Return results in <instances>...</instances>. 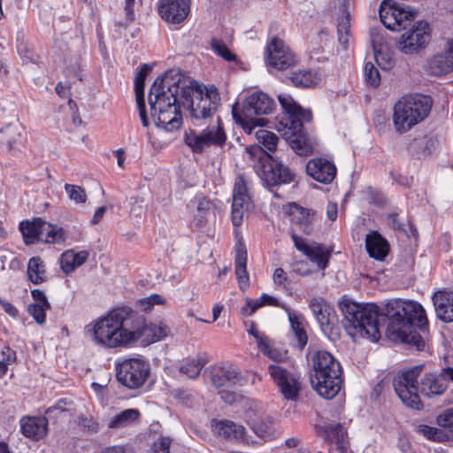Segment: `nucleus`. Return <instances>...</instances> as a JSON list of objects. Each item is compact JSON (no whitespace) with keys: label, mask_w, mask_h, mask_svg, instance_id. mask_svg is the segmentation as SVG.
Here are the masks:
<instances>
[{"label":"nucleus","mask_w":453,"mask_h":453,"mask_svg":"<svg viewBox=\"0 0 453 453\" xmlns=\"http://www.w3.org/2000/svg\"><path fill=\"white\" fill-rule=\"evenodd\" d=\"M344 316V326L349 334H359L373 342L380 338V317H387L388 325L387 334L395 342H401L420 350L425 341L417 331L425 333L427 329V319L423 307L412 301L400 299L389 300L382 311L374 303L362 305L349 300L340 303Z\"/></svg>","instance_id":"2"},{"label":"nucleus","mask_w":453,"mask_h":453,"mask_svg":"<svg viewBox=\"0 0 453 453\" xmlns=\"http://www.w3.org/2000/svg\"><path fill=\"white\" fill-rule=\"evenodd\" d=\"M310 308L326 334H338V328L334 326L336 322L335 312L334 308L324 298H312L310 303Z\"/></svg>","instance_id":"19"},{"label":"nucleus","mask_w":453,"mask_h":453,"mask_svg":"<svg viewBox=\"0 0 453 453\" xmlns=\"http://www.w3.org/2000/svg\"><path fill=\"white\" fill-rule=\"evenodd\" d=\"M219 394L220 395L221 399L227 404H232L239 401L241 399V395L235 393L234 391L228 390L227 388H220L219 389Z\"/></svg>","instance_id":"54"},{"label":"nucleus","mask_w":453,"mask_h":453,"mask_svg":"<svg viewBox=\"0 0 453 453\" xmlns=\"http://www.w3.org/2000/svg\"><path fill=\"white\" fill-rule=\"evenodd\" d=\"M433 302L437 317L444 322L453 321V293L439 291L434 294Z\"/></svg>","instance_id":"26"},{"label":"nucleus","mask_w":453,"mask_h":453,"mask_svg":"<svg viewBox=\"0 0 453 453\" xmlns=\"http://www.w3.org/2000/svg\"><path fill=\"white\" fill-rule=\"evenodd\" d=\"M212 427L216 434L227 440L242 441L245 443H249L248 439L245 438L246 431L244 426L236 425L233 421H213Z\"/></svg>","instance_id":"27"},{"label":"nucleus","mask_w":453,"mask_h":453,"mask_svg":"<svg viewBox=\"0 0 453 453\" xmlns=\"http://www.w3.org/2000/svg\"><path fill=\"white\" fill-rule=\"evenodd\" d=\"M150 372V364L142 358H129L116 365V377L119 383L129 389L141 388Z\"/></svg>","instance_id":"10"},{"label":"nucleus","mask_w":453,"mask_h":453,"mask_svg":"<svg viewBox=\"0 0 453 453\" xmlns=\"http://www.w3.org/2000/svg\"><path fill=\"white\" fill-rule=\"evenodd\" d=\"M234 267L239 287L245 290L250 285V276L247 271V250L242 242H238L235 248Z\"/></svg>","instance_id":"28"},{"label":"nucleus","mask_w":453,"mask_h":453,"mask_svg":"<svg viewBox=\"0 0 453 453\" xmlns=\"http://www.w3.org/2000/svg\"><path fill=\"white\" fill-rule=\"evenodd\" d=\"M150 71L147 65H143L137 73L134 81V89L136 94L137 107L139 110L140 119L144 127H148L150 122L146 114L145 102H144V84L145 77Z\"/></svg>","instance_id":"29"},{"label":"nucleus","mask_w":453,"mask_h":453,"mask_svg":"<svg viewBox=\"0 0 453 453\" xmlns=\"http://www.w3.org/2000/svg\"><path fill=\"white\" fill-rule=\"evenodd\" d=\"M274 102L266 94L258 92L248 96L242 104L241 111L234 104L232 109L233 118L235 122L242 126L244 130L252 134L255 127L259 125L260 119H255L254 116L269 114L273 111Z\"/></svg>","instance_id":"8"},{"label":"nucleus","mask_w":453,"mask_h":453,"mask_svg":"<svg viewBox=\"0 0 453 453\" xmlns=\"http://www.w3.org/2000/svg\"><path fill=\"white\" fill-rule=\"evenodd\" d=\"M134 0H126L125 1V13H126V20L124 23H120L121 26H127L132 23L134 19Z\"/></svg>","instance_id":"55"},{"label":"nucleus","mask_w":453,"mask_h":453,"mask_svg":"<svg viewBox=\"0 0 453 453\" xmlns=\"http://www.w3.org/2000/svg\"><path fill=\"white\" fill-rule=\"evenodd\" d=\"M33 299L36 304H42V306L50 307V303L47 300L45 294L40 289H34L31 291Z\"/></svg>","instance_id":"57"},{"label":"nucleus","mask_w":453,"mask_h":453,"mask_svg":"<svg viewBox=\"0 0 453 453\" xmlns=\"http://www.w3.org/2000/svg\"><path fill=\"white\" fill-rule=\"evenodd\" d=\"M253 432L265 441H270L278 436V431L275 429L271 418H259L251 425Z\"/></svg>","instance_id":"38"},{"label":"nucleus","mask_w":453,"mask_h":453,"mask_svg":"<svg viewBox=\"0 0 453 453\" xmlns=\"http://www.w3.org/2000/svg\"><path fill=\"white\" fill-rule=\"evenodd\" d=\"M436 423L445 441H453V408L448 409L440 414L437 417Z\"/></svg>","instance_id":"41"},{"label":"nucleus","mask_w":453,"mask_h":453,"mask_svg":"<svg viewBox=\"0 0 453 453\" xmlns=\"http://www.w3.org/2000/svg\"><path fill=\"white\" fill-rule=\"evenodd\" d=\"M211 47L214 53L226 61L231 62L236 59V56L231 52L226 44L221 39L212 38L211 41Z\"/></svg>","instance_id":"43"},{"label":"nucleus","mask_w":453,"mask_h":453,"mask_svg":"<svg viewBox=\"0 0 453 453\" xmlns=\"http://www.w3.org/2000/svg\"><path fill=\"white\" fill-rule=\"evenodd\" d=\"M170 444L171 439L169 437L160 436L153 444L152 453H170Z\"/></svg>","instance_id":"53"},{"label":"nucleus","mask_w":453,"mask_h":453,"mask_svg":"<svg viewBox=\"0 0 453 453\" xmlns=\"http://www.w3.org/2000/svg\"><path fill=\"white\" fill-rule=\"evenodd\" d=\"M313 373L311 383L319 395L333 399L340 391L342 383V370L340 363L326 350H318L311 357Z\"/></svg>","instance_id":"6"},{"label":"nucleus","mask_w":453,"mask_h":453,"mask_svg":"<svg viewBox=\"0 0 453 453\" xmlns=\"http://www.w3.org/2000/svg\"><path fill=\"white\" fill-rule=\"evenodd\" d=\"M262 165L260 178L269 187L278 186L280 184H287L294 181L295 173L281 163L273 161Z\"/></svg>","instance_id":"20"},{"label":"nucleus","mask_w":453,"mask_h":453,"mask_svg":"<svg viewBox=\"0 0 453 453\" xmlns=\"http://www.w3.org/2000/svg\"><path fill=\"white\" fill-rule=\"evenodd\" d=\"M100 453H130V452H128L125 447L116 445V446L105 448Z\"/></svg>","instance_id":"64"},{"label":"nucleus","mask_w":453,"mask_h":453,"mask_svg":"<svg viewBox=\"0 0 453 453\" xmlns=\"http://www.w3.org/2000/svg\"><path fill=\"white\" fill-rule=\"evenodd\" d=\"M419 432L427 439L433 440L438 442H444V437L440 430L439 426L437 427L430 426L427 425L419 426Z\"/></svg>","instance_id":"48"},{"label":"nucleus","mask_w":453,"mask_h":453,"mask_svg":"<svg viewBox=\"0 0 453 453\" xmlns=\"http://www.w3.org/2000/svg\"><path fill=\"white\" fill-rule=\"evenodd\" d=\"M64 188L70 200L76 203H86L87 194L83 188L73 184H65Z\"/></svg>","instance_id":"44"},{"label":"nucleus","mask_w":453,"mask_h":453,"mask_svg":"<svg viewBox=\"0 0 453 453\" xmlns=\"http://www.w3.org/2000/svg\"><path fill=\"white\" fill-rule=\"evenodd\" d=\"M41 218H35L33 220L21 221L19 223V230L23 235L26 244H32L35 242H43V238L48 236V229L42 230L41 227L35 226Z\"/></svg>","instance_id":"33"},{"label":"nucleus","mask_w":453,"mask_h":453,"mask_svg":"<svg viewBox=\"0 0 453 453\" xmlns=\"http://www.w3.org/2000/svg\"><path fill=\"white\" fill-rule=\"evenodd\" d=\"M211 204L209 200L202 198L198 201L196 211L194 215V225L197 228L203 227L208 222L211 214Z\"/></svg>","instance_id":"42"},{"label":"nucleus","mask_w":453,"mask_h":453,"mask_svg":"<svg viewBox=\"0 0 453 453\" xmlns=\"http://www.w3.org/2000/svg\"><path fill=\"white\" fill-rule=\"evenodd\" d=\"M268 373L285 400L296 401L302 391L301 374L278 364L268 366Z\"/></svg>","instance_id":"11"},{"label":"nucleus","mask_w":453,"mask_h":453,"mask_svg":"<svg viewBox=\"0 0 453 453\" xmlns=\"http://www.w3.org/2000/svg\"><path fill=\"white\" fill-rule=\"evenodd\" d=\"M323 436L331 443H334L341 453H348L349 441L347 431L341 424L328 425L323 430Z\"/></svg>","instance_id":"32"},{"label":"nucleus","mask_w":453,"mask_h":453,"mask_svg":"<svg viewBox=\"0 0 453 453\" xmlns=\"http://www.w3.org/2000/svg\"><path fill=\"white\" fill-rule=\"evenodd\" d=\"M273 281L278 285H284L287 281V276L282 268H276L273 273Z\"/></svg>","instance_id":"61"},{"label":"nucleus","mask_w":453,"mask_h":453,"mask_svg":"<svg viewBox=\"0 0 453 453\" xmlns=\"http://www.w3.org/2000/svg\"><path fill=\"white\" fill-rule=\"evenodd\" d=\"M430 27L425 21L417 22L410 30L402 35L399 49L404 54H415L430 42Z\"/></svg>","instance_id":"13"},{"label":"nucleus","mask_w":453,"mask_h":453,"mask_svg":"<svg viewBox=\"0 0 453 453\" xmlns=\"http://www.w3.org/2000/svg\"><path fill=\"white\" fill-rule=\"evenodd\" d=\"M266 53L267 65L276 70L283 71L298 63L296 54L278 37H273L267 44Z\"/></svg>","instance_id":"14"},{"label":"nucleus","mask_w":453,"mask_h":453,"mask_svg":"<svg viewBox=\"0 0 453 453\" xmlns=\"http://www.w3.org/2000/svg\"><path fill=\"white\" fill-rule=\"evenodd\" d=\"M207 359L203 356L187 358L180 365V372L189 379L196 378L203 366L206 365Z\"/></svg>","instance_id":"39"},{"label":"nucleus","mask_w":453,"mask_h":453,"mask_svg":"<svg viewBox=\"0 0 453 453\" xmlns=\"http://www.w3.org/2000/svg\"><path fill=\"white\" fill-rule=\"evenodd\" d=\"M380 18L382 24L388 29L399 31L415 18V13L396 5L392 0H384L380 6Z\"/></svg>","instance_id":"12"},{"label":"nucleus","mask_w":453,"mask_h":453,"mask_svg":"<svg viewBox=\"0 0 453 453\" xmlns=\"http://www.w3.org/2000/svg\"><path fill=\"white\" fill-rule=\"evenodd\" d=\"M49 309H50V307L42 306V304L31 303L27 307V311L37 324L42 325L46 319V311Z\"/></svg>","instance_id":"47"},{"label":"nucleus","mask_w":453,"mask_h":453,"mask_svg":"<svg viewBox=\"0 0 453 453\" xmlns=\"http://www.w3.org/2000/svg\"><path fill=\"white\" fill-rule=\"evenodd\" d=\"M35 226L41 227L42 230H49L48 236L43 238L45 243L60 244L65 242L67 238L66 232L63 227L45 220H39Z\"/></svg>","instance_id":"35"},{"label":"nucleus","mask_w":453,"mask_h":453,"mask_svg":"<svg viewBox=\"0 0 453 453\" xmlns=\"http://www.w3.org/2000/svg\"><path fill=\"white\" fill-rule=\"evenodd\" d=\"M27 276L34 284H41L46 279L45 265L40 257H33L27 264Z\"/></svg>","instance_id":"40"},{"label":"nucleus","mask_w":453,"mask_h":453,"mask_svg":"<svg viewBox=\"0 0 453 453\" xmlns=\"http://www.w3.org/2000/svg\"><path fill=\"white\" fill-rule=\"evenodd\" d=\"M123 348L135 344L149 346L159 342L168 334V327L162 323H147L143 316L130 307H118Z\"/></svg>","instance_id":"5"},{"label":"nucleus","mask_w":453,"mask_h":453,"mask_svg":"<svg viewBox=\"0 0 453 453\" xmlns=\"http://www.w3.org/2000/svg\"><path fill=\"white\" fill-rule=\"evenodd\" d=\"M365 249L371 257L383 260L388 253V243L378 232H372L365 237Z\"/></svg>","instance_id":"31"},{"label":"nucleus","mask_w":453,"mask_h":453,"mask_svg":"<svg viewBox=\"0 0 453 453\" xmlns=\"http://www.w3.org/2000/svg\"><path fill=\"white\" fill-rule=\"evenodd\" d=\"M19 425L22 434L35 441L43 438L48 433V419L45 417H23Z\"/></svg>","instance_id":"25"},{"label":"nucleus","mask_w":453,"mask_h":453,"mask_svg":"<svg viewBox=\"0 0 453 453\" xmlns=\"http://www.w3.org/2000/svg\"><path fill=\"white\" fill-rule=\"evenodd\" d=\"M268 358L272 359L276 363H283L288 358V351L275 348L273 341L268 338L259 339V347L257 348Z\"/></svg>","instance_id":"36"},{"label":"nucleus","mask_w":453,"mask_h":453,"mask_svg":"<svg viewBox=\"0 0 453 453\" xmlns=\"http://www.w3.org/2000/svg\"><path fill=\"white\" fill-rule=\"evenodd\" d=\"M141 413L137 409L124 410L109 418L107 427L111 430L124 429L139 423Z\"/></svg>","instance_id":"30"},{"label":"nucleus","mask_w":453,"mask_h":453,"mask_svg":"<svg viewBox=\"0 0 453 453\" xmlns=\"http://www.w3.org/2000/svg\"><path fill=\"white\" fill-rule=\"evenodd\" d=\"M138 303L140 308L143 311H150L156 304H165L166 299L158 294H153L150 296L140 299Z\"/></svg>","instance_id":"45"},{"label":"nucleus","mask_w":453,"mask_h":453,"mask_svg":"<svg viewBox=\"0 0 453 453\" xmlns=\"http://www.w3.org/2000/svg\"><path fill=\"white\" fill-rule=\"evenodd\" d=\"M148 100L155 124L166 131L180 127V107L189 108L195 126L206 125L201 130L185 131L184 142L193 153L225 145L226 134L221 119L215 116L220 96L214 86L203 87L178 70H169L155 80Z\"/></svg>","instance_id":"1"},{"label":"nucleus","mask_w":453,"mask_h":453,"mask_svg":"<svg viewBox=\"0 0 453 453\" xmlns=\"http://www.w3.org/2000/svg\"><path fill=\"white\" fill-rule=\"evenodd\" d=\"M281 308L284 309L286 311V312L288 313V320H289L292 331L304 328L303 326V316H301L298 313H296V311H292L287 305H282Z\"/></svg>","instance_id":"50"},{"label":"nucleus","mask_w":453,"mask_h":453,"mask_svg":"<svg viewBox=\"0 0 453 453\" xmlns=\"http://www.w3.org/2000/svg\"><path fill=\"white\" fill-rule=\"evenodd\" d=\"M2 354L4 356V360L0 361V378L3 377L8 369V364L14 362L16 359V354L9 347H5Z\"/></svg>","instance_id":"51"},{"label":"nucleus","mask_w":453,"mask_h":453,"mask_svg":"<svg viewBox=\"0 0 453 453\" xmlns=\"http://www.w3.org/2000/svg\"><path fill=\"white\" fill-rule=\"evenodd\" d=\"M421 366L397 373L393 380L395 391L403 403L407 407L420 410L423 407L419 393L425 396L441 395L447 388V381L441 375L426 373L418 385L417 379Z\"/></svg>","instance_id":"4"},{"label":"nucleus","mask_w":453,"mask_h":453,"mask_svg":"<svg viewBox=\"0 0 453 453\" xmlns=\"http://www.w3.org/2000/svg\"><path fill=\"white\" fill-rule=\"evenodd\" d=\"M88 251L81 250L75 252L73 250L65 251L60 257V266L62 271L68 274L77 267L82 265L88 257Z\"/></svg>","instance_id":"34"},{"label":"nucleus","mask_w":453,"mask_h":453,"mask_svg":"<svg viewBox=\"0 0 453 453\" xmlns=\"http://www.w3.org/2000/svg\"><path fill=\"white\" fill-rule=\"evenodd\" d=\"M289 80L296 87L311 88L319 82L320 76L317 72L300 70L292 73L289 76Z\"/></svg>","instance_id":"37"},{"label":"nucleus","mask_w":453,"mask_h":453,"mask_svg":"<svg viewBox=\"0 0 453 453\" xmlns=\"http://www.w3.org/2000/svg\"><path fill=\"white\" fill-rule=\"evenodd\" d=\"M388 223L392 228L403 231L408 234V230L405 228L404 225L400 222L397 213L393 212L388 214Z\"/></svg>","instance_id":"56"},{"label":"nucleus","mask_w":453,"mask_h":453,"mask_svg":"<svg viewBox=\"0 0 453 453\" xmlns=\"http://www.w3.org/2000/svg\"><path fill=\"white\" fill-rule=\"evenodd\" d=\"M239 372L231 365L214 366L211 370V381L218 388H230L241 380Z\"/></svg>","instance_id":"23"},{"label":"nucleus","mask_w":453,"mask_h":453,"mask_svg":"<svg viewBox=\"0 0 453 453\" xmlns=\"http://www.w3.org/2000/svg\"><path fill=\"white\" fill-rule=\"evenodd\" d=\"M326 215L331 221H334L338 216V206L336 203H328L326 206Z\"/></svg>","instance_id":"60"},{"label":"nucleus","mask_w":453,"mask_h":453,"mask_svg":"<svg viewBox=\"0 0 453 453\" xmlns=\"http://www.w3.org/2000/svg\"><path fill=\"white\" fill-rule=\"evenodd\" d=\"M432 108V100L427 96L411 95L402 97L394 106L393 121L399 133L410 130L424 120Z\"/></svg>","instance_id":"7"},{"label":"nucleus","mask_w":453,"mask_h":453,"mask_svg":"<svg viewBox=\"0 0 453 453\" xmlns=\"http://www.w3.org/2000/svg\"><path fill=\"white\" fill-rule=\"evenodd\" d=\"M426 71L434 76L453 71V37L447 40L441 52L435 54L427 61Z\"/></svg>","instance_id":"21"},{"label":"nucleus","mask_w":453,"mask_h":453,"mask_svg":"<svg viewBox=\"0 0 453 453\" xmlns=\"http://www.w3.org/2000/svg\"><path fill=\"white\" fill-rule=\"evenodd\" d=\"M278 99L283 112L277 117L275 128L285 136L296 154H311L316 146L315 140L303 130V123L310 122L312 119L311 111L303 109L290 95L280 94Z\"/></svg>","instance_id":"3"},{"label":"nucleus","mask_w":453,"mask_h":453,"mask_svg":"<svg viewBox=\"0 0 453 453\" xmlns=\"http://www.w3.org/2000/svg\"><path fill=\"white\" fill-rule=\"evenodd\" d=\"M296 340L297 341V347L303 349L307 344L308 337L304 328L293 331Z\"/></svg>","instance_id":"58"},{"label":"nucleus","mask_w":453,"mask_h":453,"mask_svg":"<svg viewBox=\"0 0 453 453\" xmlns=\"http://www.w3.org/2000/svg\"><path fill=\"white\" fill-rule=\"evenodd\" d=\"M1 306L4 311L12 318H16L19 314V311L8 301H0Z\"/></svg>","instance_id":"59"},{"label":"nucleus","mask_w":453,"mask_h":453,"mask_svg":"<svg viewBox=\"0 0 453 453\" xmlns=\"http://www.w3.org/2000/svg\"><path fill=\"white\" fill-rule=\"evenodd\" d=\"M250 205L247 181L242 175L236 177L233 189L232 222L235 226L242 224L244 211Z\"/></svg>","instance_id":"17"},{"label":"nucleus","mask_w":453,"mask_h":453,"mask_svg":"<svg viewBox=\"0 0 453 453\" xmlns=\"http://www.w3.org/2000/svg\"><path fill=\"white\" fill-rule=\"evenodd\" d=\"M365 78L367 84L376 88L380 83V75L378 69L372 63H366L365 65Z\"/></svg>","instance_id":"46"},{"label":"nucleus","mask_w":453,"mask_h":453,"mask_svg":"<svg viewBox=\"0 0 453 453\" xmlns=\"http://www.w3.org/2000/svg\"><path fill=\"white\" fill-rule=\"evenodd\" d=\"M119 309H113L104 317L96 320L88 326L93 341L106 348H123Z\"/></svg>","instance_id":"9"},{"label":"nucleus","mask_w":453,"mask_h":453,"mask_svg":"<svg viewBox=\"0 0 453 453\" xmlns=\"http://www.w3.org/2000/svg\"><path fill=\"white\" fill-rule=\"evenodd\" d=\"M292 240L296 249L307 256L319 269L326 268L332 252L330 249L315 242L308 243L295 234H292Z\"/></svg>","instance_id":"18"},{"label":"nucleus","mask_w":453,"mask_h":453,"mask_svg":"<svg viewBox=\"0 0 453 453\" xmlns=\"http://www.w3.org/2000/svg\"><path fill=\"white\" fill-rule=\"evenodd\" d=\"M306 172L314 180L321 183L332 182L336 175V167L331 161L318 157L311 159L306 165Z\"/></svg>","instance_id":"22"},{"label":"nucleus","mask_w":453,"mask_h":453,"mask_svg":"<svg viewBox=\"0 0 453 453\" xmlns=\"http://www.w3.org/2000/svg\"><path fill=\"white\" fill-rule=\"evenodd\" d=\"M65 404H66V402L65 400H59L55 405L49 407L46 410L45 414L50 415V413H53L55 411H58V412L65 411H67V409L65 408Z\"/></svg>","instance_id":"62"},{"label":"nucleus","mask_w":453,"mask_h":453,"mask_svg":"<svg viewBox=\"0 0 453 453\" xmlns=\"http://www.w3.org/2000/svg\"><path fill=\"white\" fill-rule=\"evenodd\" d=\"M79 426L89 434H96L100 429L99 422L92 417H80Z\"/></svg>","instance_id":"49"},{"label":"nucleus","mask_w":453,"mask_h":453,"mask_svg":"<svg viewBox=\"0 0 453 453\" xmlns=\"http://www.w3.org/2000/svg\"><path fill=\"white\" fill-rule=\"evenodd\" d=\"M264 306V302L260 298L257 299H246V305L242 308L241 312L243 316H251L258 308Z\"/></svg>","instance_id":"52"},{"label":"nucleus","mask_w":453,"mask_h":453,"mask_svg":"<svg viewBox=\"0 0 453 453\" xmlns=\"http://www.w3.org/2000/svg\"><path fill=\"white\" fill-rule=\"evenodd\" d=\"M254 134L260 145H253L247 148V151L250 155V157L253 158L257 156L260 159L264 154L268 156V153L265 152V150L273 152L276 150L279 138L274 133L258 128L254 132Z\"/></svg>","instance_id":"24"},{"label":"nucleus","mask_w":453,"mask_h":453,"mask_svg":"<svg viewBox=\"0 0 453 453\" xmlns=\"http://www.w3.org/2000/svg\"><path fill=\"white\" fill-rule=\"evenodd\" d=\"M157 12L165 22L179 25L190 12V0H159Z\"/></svg>","instance_id":"15"},{"label":"nucleus","mask_w":453,"mask_h":453,"mask_svg":"<svg viewBox=\"0 0 453 453\" xmlns=\"http://www.w3.org/2000/svg\"><path fill=\"white\" fill-rule=\"evenodd\" d=\"M290 219V234L301 232L311 234L316 219V212L311 209L303 208L295 203H290L288 209Z\"/></svg>","instance_id":"16"},{"label":"nucleus","mask_w":453,"mask_h":453,"mask_svg":"<svg viewBox=\"0 0 453 453\" xmlns=\"http://www.w3.org/2000/svg\"><path fill=\"white\" fill-rule=\"evenodd\" d=\"M349 27V15H346L342 18V19L338 23L337 31L338 34H348Z\"/></svg>","instance_id":"63"}]
</instances>
